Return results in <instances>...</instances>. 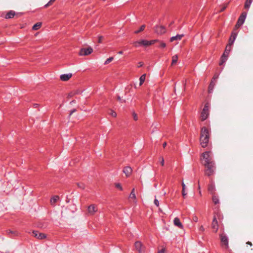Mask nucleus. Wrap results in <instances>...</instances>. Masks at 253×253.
<instances>
[{
    "label": "nucleus",
    "instance_id": "f257e3e1",
    "mask_svg": "<svg viewBox=\"0 0 253 253\" xmlns=\"http://www.w3.org/2000/svg\"><path fill=\"white\" fill-rule=\"evenodd\" d=\"M210 133L206 127H203L201 129L200 142L202 147H206L209 141Z\"/></svg>",
    "mask_w": 253,
    "mask_h": 253
},
{
    "label": "nucleus",
    "instance_id": "f03ea898",
    "mask_svg": "<svg viewBox=\"0 0 253 253\" xmlns=\"http://www.w3.org/2000/svg\"><path fill=\"white\" fill-rule=\"evenodd\" d=\"M202 157L204 162L203 165L204 166L214 165V163L212 160V158L209 152H205L202 154Z\"/></svg>",
    "mask_w": 253,
    "mask_h": 253
},
{
    "label": "nucleus",
    "instance_id": "7ed1b4c3",
    "mask_svg": "<svg viewBox=\"0 0 253 253\" xmlns=\"http://www.w3.org/2000/svg\"><path fill=\"white\" fill-rule=\"evenodd\" d=\"M209 115V104L207 103L201 112V121H204L207 119Z\"/></svg>",
    "mask_w": 253,
    "mask_h": 253
},
{
    "label": "nucleus",
    "instance_id": "20e7f679",
    "mask_svg": "<svg viewBox=\"0 0 253 253\" xmlns=\"http://www.w3.org/2000/svg\"><path fill=\"white\" fill-rule=\"evenodd\" d=\"M205 167V173L206 175L210 176L213 174L215 169L214 165H207Z\"/></svg>",
    "mask_w": 253,
    "mask_h": 253
},
{
    "label": "nucleus",
    "instance_id": "39448f33",
    "mask_svg": "<svg viewBox=\"0 0 253 253\" xmlns=\"http://www.w3.org/2000/svg\"><path fill=\"white\" fill-rule=\"evenodd\" d=\"M156 42H158V41L156 40L150 41L147 40H141L140 41L135 42L134 44H135L136 46H137V44H139L147 46L154 44Z\"/></svg>",
    "mask_w": 253,
    "mask_h": 253
},
{
    "label": "nucleus",
    "instance_id": "423d86ee",
    "mask_svg": "<svg viewBox=\"0 0 253 253\" xmlns=\"http://www.w3.org/2000/svg\"><path fill=\"white\" fill-rule=\"evenodd\" d=\"M135 248L139 253H144L145 252V247L139 241H137L135 243Z\"/></svg>",
    "mask_w": 253,
    "mask_h": 253
},
{
    "label": "nucleus",
    "instance_id": "0eeeda50",
    "mask_svg": "<svg viewBox=\"0 0 253 253\" xmlns=\"http://www.w3.org/2000/svg\"><path fill=\"white\" fill-rule=\"evenodd\" d=\"M93 51V49L91 47H88L87 48H82L80 51V55L81 56H86L90 54Z\"/></svg>",
    "mask_w": 253,
    "mask_h": 253
},
{
    "label": "nucleus",
    "instance_id": "6e6552de",
    "mask_svg": "<svg viewBox=\"0 0 253 253\" xmlns=\"http://www.w3.org/2000/svg\"><path fill=\"white\" fill-rule=\"evenodd\" d=\"M220 237L222 245L224 246L225 248L227 249L228 248V240L227 237L224 234H221Z\"/></svg>",
    "mask_w": 253,
    "mask_h": 253
},
{
    "label": "nucleus",
    "instance_id": "1a4fd4ad",
    "mask_svg": "<svg viewBox=\"0 0 253 253\" xmlns=\"http://www.w3.org/2000/svg\"><path fill=\"white\" fill-rule=\"evenodd\" d=\"M211 227L214 230V232H217L218 229V222L215 216H214L212 223Z\"/></svg>",
    "mask_w": 253,
    "mask_h": 253
},
{
    "label": "nucleus",
    "instance_id": "9d476101",
    "mask_svg": "<svg viewBox=\"0 0 253 253\" xmlns=\"http://www.w3.org/2000/svg\"><path fill=\"white\" fill-rule=\"evenodd\" d=\"M97 209L96 207L94 205H91L88 207L87 211L88 213L90 215H93L95 212H96Z\"/></svg>",
    "mask_w": 253,
    "mask_h": 253
},
{
    "label": "nucleus",
    "instance_id": "9b49d317",
    "mask_svg": "<svg viewBox=\"0 0 253 253\" xmlns=\"http://www.w3.org/2000/svg\"><path fill=\"white\" fill-rule=\"evenodd\" d=\"M33 235L36 238L39 239H42L46 237V235L42 233H39L37 231H33Z\"/></svg>",
    "mask_w": 253,
    "mask_h": 253
},
{
    "label": "nucleus",
    "instance_id": "f8f14e48",
    "mask_svg": "<svg viewBox=\"0 0 253 253\" xmlns=\"http://www.w3.org/2000/svg\"><path fill=\"white\" fill-rule=\"evenodd\" d=\"M246 15L247 13L246 12L242 13L237 22L238 26H241L244 23Z\"/></svg>",
    "mask_w": 253,
    "mask_h": 253
},
{
    "label": "nucleus",
    "instance_id": "ddd939ff",
    "mask_svg": "<svg viewBox=\"0 0 253 253\" xmlns=\"http://www.w3.org/2000/svg\"><path fill=\"white\" fill-rule=\"evenodd\" d=\"M132 171V169L129 166L125 167L123 169V172L125 174L126 177L129 176Z\"/></svg>",
    "mask_w": 253,
    "mask_h": 253
},
{
    "label": "nucleus",
    "instance_id": "4468645a",
    "mask_svg": "<svg viewBox=\"0 0 253 253\" xmlns=\"http://www.w3.org/2000/svg\"><path fill=\"white\" fill-rule=\"evenodd\" d=\"M72 77L71 73L63 74L60 76V79L62 81H67Z\"/></svg>",
    "mask_w": 253,
    "mask_h": 253
},
{
    "label": "nucleus",
    "instance_id": "2eb2a0df",
    "mask_svg": "<svg viewBox=\"0 0 253 253\" xmlns=\"http://www.w3.org/2000/svg\"><path fill=\"white\" fill-rule=\"evenodd\" d=\"M184 36L183 34L181 35H177L175 36L172 37L170 39V42H172L174 41H180L182 39V38Z\"/></svg>",
    "mask_w": 253,
    "mask_h": 253
},
{
    "label": "nucleus",
    "instance_id": "dca6fc26",
    "mask_svg": "<svg viewBox=\"0 0 253 253\" xmlns=\"http://www.w3.org/2000/svg\"><path fill=\"white\" fill-rule=\"evenodd\" d=\"M173 223L174 225L180 228H182L183 226L182 223L180 222L179 219L178 217H175L174 219Z\"/></svg>",
    "mask_w": 253,
    "mask_h": 253
},
{
    "label": "nucleus",
    "instance_id": "f3484780",
    "mask_svg": "<svg viewBox=\"0 0 253 253\" xmlns=\"http://www.w3.org/2000/svg\"><path fill=\"white\" fill-rule=\"evenodd\" d=\"M156 31L158 34H162L166 32V30L163 26H157L156 28Z\"/></svg>",
    "mask_w": 253,
    "mask_h": 253
},
{
    "label": "nucleus",
    "instance_id": "a211bd4d",
    "mask_svg": "<svg viewBox=\"0 0 253 253\" xmlns=\"http://www.w3.org/2000/svg\"><path fill=\"white\" fill-rule=\"evenodd\" d=\"M129 198L130 199H132L134 200V202L136 203V197L135 194V189L134 188H133L131 190V192L129 195Z\"/></svg>",
    "mask_w": 253,
    "mask_h": 253
},
{
    "label": "nucleus",
    "instance_id": "6ab92c4d",
    "mask_svg": "<svg viewBox=\"0 0 253 253\" xmlns=\"http://www.w3.org/2000/svg\"><path fill=\"white\" fill-rule=\"evenodd\" d=\"M237 34L236 33H232L229 40V44L232 45L236 39Z\"/></svg>",
    "mask_w": 253,
    "mask_h": 253
},
{
    "label": "nucleus",
    "instance_id": "aec40b11",
    "mask_svg": "<svg viewBox=\"0 0 253 253\" xmlns=\"http://www.w3.org/2000/svg\"><path fill=\"white\" fill-rule=\"evenodd\" d=\"M15 14V13L13 11H9L6 15H5V18L8 19V18H12Z\"/></svg>",
    "mask_w": 253,
    "mask_h": 253
},
{
    "label": "nucleus",
    "instance_id": "412c9836",
    "mask_svg": "<svg viewBox=\"0 0 253 253\" xmlns=\"http://www.w3.org/2000/svg\"><path fill=\"white\" fill-rule=\"evenodd\" d=\"M227 59V55L225 56V53H224L221 57V61L219 63L220 65H222L225 62Z\"/></svg>",
    "mask_w": 253,
    "mask_h": 253
},
{
    "label": "nucleus",
    "instance_id": "4be33fe9",
    "mask_svg": "<svg viewBox=\"0 0 253 253\" xmlns=\"http://www.w3.org/2000/svg\"><path fill=\"white\" fill-rule=\"evenodd\" d=\"M182 186V195L184 198H185L186 193L185 192V189H186V185L184 184V182L182 181L181 183Z\"/></svg>",
    "mask_w": 253,
    "mask_h": 253
},
{
    "label": "nucleus",
    "instance_id": "5701e85b",
    "mask_svg": "<svg viewBox=\"0 0 253 253\" xmlns=\"http://www.w3.org/2000/svg\"><path fill=\"white\" fill-rule=\"evenodd\" d=\"M59 197L58 196H54L50 200V203L51 205H53L59 200Z\"/></svg>",
    "mask_w": 253,
    "mask_h": 253
},
{
    "label": "nucleus",
    "instance_id": "b1692460",
    "mask_svg": "<svg viewBox=\"0 0 253 253\" xmlns=\"http://www.w3.org/2000/svg\"><path fill=\"white\" fill-rule=\"evenodd\" d=\"M146 75L145 74L142 75L139 79L140 83H139V85L141 86L143 83L144 82L145 79H146Z\"/></svg>",
    "mask_w": 253,
    "mask_h": 253
},
{
    "label": "nucleus",
    "instance_id": "393cba45",
    "mask_svg": "<svg viewBox=\"0 0 253 253\" xmlns=\"http://www.w3.org/2000/svg\"><path fill=\"white\" fill-rule=\"evenodd\" d=\"M42 26V23L38 22L35 24L32 27L33 30H37L41 28Z\"/></svg>",
    "mask_w": 253,
    "mask_h": 253
},
{
    "label": "nucleus",
    "instance_id": "a878e982",
    "mask_svg": "<svg viewBox=\"0 0 253 253\" xmlns=\"http://www.w3.org/2000/svg\"><path fill=\"white\" fill-rule=\"evenodd\" d=\"M215 83L213 82V81H211L209 86V92H211L212 91L213 87L214 86Z\"/></svg>",
    "mask_w": 253,
    "mask_h": 253
},
{
    "label": "nucleus",
    "instance_id": "bb28decb",
    "mask_svg": "<svg viewBox=\"0 0 253 253\" xmlns=\"http://www.w3.org/2000/svg\"><path fill=\"white\" fill-rule=\"evenodd\" d=\"M178 60V56L177 55H174L172 57V61H171V65H173L175 64Z\"/></svg>",
    "mask_w": 253,
    "mask_h": 253
},
{
    "label": "nucleus",
    "instance_id": "cd10ccee",
    "mask_svg": "<svg viewBox=\"0 0 253 253\" xmlns=\"http://www.w3.org/2000/svg\"><path fill=\"white\" fill-rule=\"evenodd\" d=\"M252 2V0H246L245 4V8L246 9L249 8Z\"/></svg>",
    "mask_w": 253,
    "mask_h": 253
},
{
    "label": "nucleus",
    "instance_id": "c85d7f7f",
    "mask_svg": "<svg viewBox=\"0 0 253 253\" xmlns=\"http://www.w3.org/2000/svg\"><path fill=\"white\" fill-rule=\"evenodd\" d=\"M231 46H232V45H230V44H228L226 46L225 50V51H224V53H227V54H229V52L230 51V50L231 49Z\"/></svg>",
    "mask_w": 253,
    "mask_h": 253
},
{
    "label": "nucleus",
    "instance_id": "c756f323",
    "mask_svg": "<svg viewBox=\"0 0 253 253\" xmlns=\"http://www.w3.org/2000/svg\"><path fill=\"white\" fill-rule=\"evenodd\" d=\"M214 190V186L212 184H209L208 186V190L212 193Z\"/></svg>",
    "mask_w": 253,
    "mask_h": 253
},
{
    "label": "nucleus",
    "instance_id": "7c9ffc66",
    "mask_svg": "<svg viewBox=\"0 0 253 253\" xmlns=\"http://www.w3.org/2000/svg\"><path fill=\"white\" fill-rule=\"evenodd\" d=\"M212 201L215 204H217L219 202L218 198L215 196H212Z\"/></svg>",
    "mask_w": 253,
    "mask_h": 253
},
{
    "label": "nucleus",
    "instance_id": "2f4dec72",
    "mask_svg": "<svg viewBox=\"0 0 253 253\" xmlns=\"http://www.w3.org/2000/svg\"><path fill=\"white\" fill-rule=\"evenodd\" d=\"M145 28V25H142L141 26V27H140V28L139 29V30L135 31L134 33L135 34H138V33H140V32L143 31L144 30Z\"/></svg>",
    "mask_w": 253,
    "mask_h": 253
},
{
    "label": "nucleus",
    "instance_id": "473e14b6",
    "mask_svg": "<svg viewBox=\"0 0 253 253\" xmlns=\"http://www.w3.org/2000/svg\"><path fill=\"white\" fill-rule=\"evenodd\" d=\"M113 59L114 58L113 57H109L105 61L104 64L106 65L109 64L110 62L113 61Z\"/></svg>",
    "mask_w": 253,
    "mask_h": 253
},
{
    "label": "nucleus",
    "instance_id": "72a5a7b5",
    "mask_svg": "<svg viewBox=\"0 0 253 253\" xmlns=\"http://www.w3.org/2000/svg\"><path fill=\"white\" fill-rule=\"evenodd\" d=\"M55 1V0H50V1L44 5V7L46 8L51 5Z\"/></svg>",
    "mask_w": 253,
    "mask_h": 253
},
{
    "label": "nucleus",
    "instance_id": "f704fd0d",
    "mask_svg": "<svg viewBox=\"0 0 253 253\" xmlns=\"http://www.w3.org/2000/svg\"><path fill=\"white\" fill-rule=\"evenodd\" d=\"M109 114L113 117H116L117 116V113L112 110H110V112L109 113Z\"/></svg>",
    "mask_w": 253,
    "mask_h": 253
},
{
    "label": "nucleus",
    "instance_id": "c9c22d12",
    "mask_svg": "<svg viewBox=\"0 0 253 253\" xmlns=\"http://www.w3.org/2000/svg\"><path fill=\"white\" fill-rule=\"evenodd\" d=\"M77 185H78V187L82 188L83 189H84V188H85L84 184L82 183H77Z\"/></svg>",
    "mask_w": 253,
    "mask_h": 253
},
{
    "label": "nucleus",
    "instance_id": "e433bc0d",
    "mask_svg": "<svg viewBox=\"0 0 253 253\" xmlns=\"http://www.w3.org/2000/svg\"><path fill=\"white\" fill-rule=\"evenodd\" d=\"M132 116L135 121H137L138 120L137 115L135 112L132 113Z\"/></svg>",
    "mask_w": 253,
    "mask_h": 253
},
{
    "label": "nucleus",
    "instance_id": "4c0bfd02",
    "mask_svg": "<svg viewBox=\"0 0 253 253\" xmlns=\"http://www.w3.org/2000/svg\"><path fill=\"white\" fill-rule=\"evenodd\" d=\"M115 186L117 188L120 189L121 190H123V188L120 183H116Z\"/></svg>",
    "mask_w": 253,
    "mask_h": 253
},
{
    "label": "nucleus",
    "instance_id": "58836bf2",
    "mask_svg": "<svg viewBox=\"0 0 253 253\" xmlns=\"http://www.w3.org/2000/svg\"><path fill=\"white\" fill-rule=\"evenodd\" d=\"M154 204H155L157 207H159V201H158L157 199H155L154 200Z\"/></svg>",
    "mask_w": 253,
    "mask_h": 253
},
{
    "label": "nucleus",
    "instance_id": "ea45409f",
    "mask_svg": "<svg viewBox=\"0 0 253 253\" xmlns=\"http://www.w3.org/2000/svg\"><path fill=\"white\" fill-rule=\"evenodd\" d=\"M166 46V44L162 42H160V47L162 48H164Z\"/></svg>",
    "mask_w": 253,
    "mask_h": 253
},
{
    "label": "nucleus",
    "instance_id": "a19ab883",
    "mask_svg": "<svg viewBox=\"0 0 253 253\" xmlns=\"http://www.w3.org/2000/svg\"><path fill=\"white\" fill-rule=\"evenodd\" d=\"M227 5H228L227 3L225 4L224 5V6L221 9V10H220V12L223 11L226 8V7H227Z\"/></svg>",
    "mask_w": 253,
    "mask_h": 253
},
{
    "label": "nucleus",
    "instance_id": "79ce46f5",
    "mask_svg": "<svg viewBox=\"0 0 253 253\" xmlns=\"http://www.w3.org/2000/svg\"><path fill=\"white\" fill-rule=\"evenodd\" d=\"M192 219L193 221L197 222L198 220V218L197 216H193Z\"/></svg>",
    "mask_w": 253,
    "mask_h": 253
},
{
    "label": "nucleus",
    "instance_id": "37998d69",
    "mask_svg": "<svg viewBox=\"0 0 253 253\" xmlns=\"http://www.w3.org/2000/svg\"><path fill=\"white\" fill-rule=\"evenodd\" d=\"M103 37L101 36H100L98 37V42L99 43H101L102 42V40L103 39Z\"/></svg>",
    "mask_w": 253,
    "mask_h": 253
},
{
    "label": "nucleus",
    "instance_id": "c03bdc74",
    "mask_svg": "<svg viewBox=\"0 0 253 253\" xmlns=\"http://www.w3.org/2000/svg\"><path fill=\"white\" fill-rule=\"evenodd\" d=\"M165 249L164 248L159 251L158 253H165Z\"/></svg>",
    "mask_w": 253,
    "mask_h": 253
},
{
    "label": "nucleus",
    "instance_id": "a18cd8bd",
    "mask_svg": "<svg viewBox=\"0 0 253 253\" xmlns=\"http://www.w3.org/2000/svg\"><path fill=\"white\" fill-rule=\"evenodd\" d=\"M161 164L162 166H164V159L163 157H161Z\"/></svg>",
    "mask_w": 253,
    "mask_h": 253
},
{
    "label": "nucleus",
    "instance_id": "49530a36",
    "mask_svg": "<svg viewBox=\"0 0 253 253\" xmlns=\"http://www.w3.org/2000/svg\"><path fill=\"white\" fill-rule=\"evenodd\" d=\"M199 230H200V231H202V232H204V230H205V229H204V227H203L202 225H201V226H200V228H199Z\"/></svg>",
    "mask_w": 253,
    "mask_h": 253
},
{
    "label": "nucleus",
    "instance_id": "de8ad7c7",
    "mask_svg": "<svg viewBox=\"0 0 253 253\" xmlns=\"http://www.w3.org/2000/svg\"><path fill=\"white\" fill-rule=\"evenodd\" d=\"M7 232L8 234H14V232L11 230H7Z\"/></svg>",
    "mask_w": 253,
    "mask_h": 253
},
{
    "label": "nucleus",
    "instance_id": "09e8293b",
    "mask_svg": "<svg viewBox=\"0 0 253 253\" xmlns=\"http://www.w3.org/2000/svg\"><path fill=\"white\" fill-rule=\"evenodd\" d=\"M143 62H139V63H138V67H141V66H143Z\"/></svg>",
    "mask_w": 253,
    "mask_h": 253
},
{
    "label": "nucleus",
    "instance_id": "8fccbe9b",
    "mask_svg": "<svg viewBox=\"0 0 253 253\" xmlns=\"http://www.w3.org/2000/svg\"><path fill=\"white\" fill-rule=\"evenodd\" d=\"M76 111V109H73L72 111H71L70 114V116L74 112H75Z\"/></svg>",
    "mask_w": 253,
    "mask_h": 253
},
{
    "label": "nucleus",
    "instance_id": "3c124183",
    "mask_svg": "<svg viewBox=\"0 0 253 253\" xmlns=\"http://www.w3.org/2000/svg\"><path fill=\"white\" fill-rule=\"evenodd\" d=\"M246 244L249 245H250L251 246H252L253 245L252 243L251 242H250V241L247 242L246 243Z\"/></svg>",
    "mask_w": 253,
    "mask_h": 253
},
{
    "label": "nucleus",
    "instance_id": "603ef678",
    "mask_svg": "<svg viewBox=\"0 0 253 253\" xmlns=\"http://www.w3.org/2000/svg\"><path fill=\"white\" fill-rule=\"evenodd\" d=\"M73 95V94L72 93H70L68 94V97H72Z\"/></svg>",
    "mask_w": 253,
    "mask_h": 253
},
{
    "label": "nucleus",
    "instance_id": "864d4df0",
    "mask_svg": "<svg viewBox=\"0 0 253 253\" xmlns=\"http://www.w3.org/2000/svg\"><path fill=\"white\" fill-rule=\"evenodd\" d=\"M167 145V143L166 142H164L163 144V147H165Z\"/></svg>",
    "mask_w": 253,
    "mask_h": 253
},
{
    "label": "nucleus",
    "instance_id": "5fc2aeb1",
    "mask_svg": "<svg viewBox=\"0 0 253 253\" xmlns=\"http://www.w3.org/2000/svg\"><path fill=\"white\" fill-rule=\"evenodd\" d=\"M240 26H238V23H237V24H236V26H235V27H236V28H239Z\"/></svg>",
    "mask_w": 253,
    "mask_h": 253
},
{
    "label": "nucleus",
    "instance_id": "6e6d98bb",
    "mask_svg": "<svg viewBox=\"0 0 253 253\" xmlns=\"http://www.w3.org/2000/svg\"><path fill=\"white\" fill-rule=\"evenodd\" d=\"M217 77H218V76H216V75H215V76L213 77V80H215L216 78H217Z\"/></svg>",
    "mask_w": 253,
    "mask_h": 253
},
{
    "label": "nucleus",
    "instance_id": "4d7b16f0",
    "mask_svg": "<svg viewBox=\"0 0 253 253\" xmlns=\"http://www.w3.org/2000/svg\"><path fill=\"white\" fill-rule=\"evenodd\" d=\"M117 99H118V100H119V101H122V100H121V97H120L119 96H118V97H117Z\"/></svg>",
    "mask_w": 253,
    "mask_h": 253
},
{
    "label": "nucleus",
    "instance_id": "13d9d810",
    "mask_svg": "<svg viewBox=\"0 0 253 253\" xmlns=\"http://www.w3.org/2000/svg\"><path fill=\"white\" fill-rule=\"evenodd\" d=\"M38 106H39V104H35L34 105V106L35 108L38 107Z\"/></svg>",
    "mask_w": 253,
    "mask_h": 253
},
{
    "label": "nucleus",
    "instance_id": "bf43d9fd",
    "mask_svg": "<svg viewBox=\"0 0 253 253\" xmlns=\"http://www.w3.org/2000/svg\"><path fill=\"white\" fill-rule=\"evenodd\" d=\"M118 53L120 54H123V51H119L118 52Z\"/></svg>",
    "mask_w": 253,
    "mask_h": 253
},
{
    "label": "nucleus",
    "instance_id": "052dcab7",
    "mask_svg": "<svg viewBox=\"0 0 253 253\" xmlns=\"http://www.w3.org/2000/svg\"><path fill=\"white\" fill-rule=\"evenodd\" d=\"M227 55L228 56V54H227V53H225V56H227Z\"/></svg>",
    "mask_w": 253,
    "mask_h": 253
},
{
    "label": "nucleus",
    "instance_id": "680f3d73",
    "mask_svg": "<svg viewBox=\"0 0 253 253\" xmlns=\"http://www.w3.org/2000/svg\"><path fill=\"white\" fill-rule=\"evenodd\" d=\"M72 102L74 103V102H75V101H73Z\"/></svg>",
    "mask_w": 253,
    "mask_h": 253
},
{
    "label": "nucleus",
    "instance_id": "e2e57ef3",
    "mask_svg": "<svg viewBox=\"0 0 253 253\" xmlns=\"http://www.w3.org/2000/svg\"><path fill=\"white\" fill-rule=\"evenodd\" d=\"M200 185H199V186H198V188H199V189H200Z\"/></svg>",
    "mask_w": 253,
    "mask_h": 253
}]
</instances>
